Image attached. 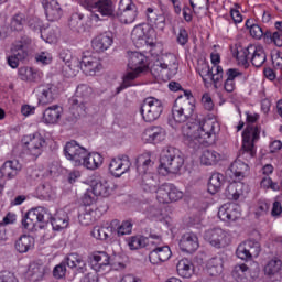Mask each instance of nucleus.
I'll list each match as a JSON object with an SVG mask.
<instances>
[{
    "instance_id": "1",
    "label": "nucleus",
    "mask_w": 282,
    "mask_h": 282,
    "mask_svg": "<svg viewBox=\"0 0 282 282\" xmlns=\"http://www.w3.org/2000/svg\"><path fill=\"white\" fill-rule=\"evenodd\" d=\"M217 122L208 119H200L197 123H191L183 127V138L185 144L197 151L199 147H210L215 144L217 133L215 132Z\"/></svg>"
},
{
    "instance_id": "2",
    "label": "nucleus",
    "mask_w": 282,
    "mask_h": 282,
    "mask_svg": "<svg viewBox=\"0 0 282 282\" xmlns=\"http://www.w3.org/2000/svg\"><path fill=\"white\" fill-rule=\"evenodd\" d=\"M50 221L53 226V230H63L69 226V216L67 212L59 210L54 217H51L45 208L36 207L24 215L22 226L25 230H36V228H45Z\"/></svg>"
},
{
    "instance_id": "3",
    "label": "nucleus",
    "mask_w": 282,
    "mask_h": 282,
    "mask_svg": "<svg viewBox=\"0 0 282 282\" xmlns=\"http://www.w3.org/2000/svg\"><path fill=\"white\" fill-rule=\"evenodd\" d=\"M66 160L73 162L74 166H84L88 171H96L102 166V155L97 152H89L77 143L76 140L66 142L64 147Z\"/></svg>"
},
{
    "instance_id": "4",
    "label": "nucleus",
    "mask_w": 282,
    "mask_h": 282,
    "mask_svg": "<svg viewBox=\"0 0 282 282\" xmlns=\"http://www.w3.org/2000/svg\"><path fill=\"white\" fill-rule=\"evenodd\" d=\"M128 67L131 72L123 77V82L117 87L116 94H120L127 87H131V80H135L138 75L147 69V56L140 52H128Z\"/></svg>"
},
{
    "instance_id": "5",
    "label": "nucleus",
    "mask_w": 282,
    "mask_h": 282,
    "mask_svg": "<svg viewBox=\"0 0 282 282\" xmlns=\"http://www.w3.org/2000/svg\"><path fill=\"white\" fill-rule=\"evenodd\" d=\"M259 135H261V128L249 123L242 132V147L239 150L238 158H241V160H252L257 155L254 142L259 140Z\"/></svg>"
},
{
    "instance_id": "6",
    "label": "nucleus",
    "mask_w": 282,
    "mask_h": 282,
    "mask_svg": "<svg viewBox=\"0 0 282 282\" xmlns=\"http://www.w3.org/2000/svg\"><path fill=\"white\" fill-rule=\"evenodd\" d=\"M184 166V158L182 152L174 147H166L162 150L160 156V169H164L167 173H180Z\"/></svg>"
},
{
    "instance_id": "7",
    "label": "nucleus",
    "mask_w": 282,
    "mask_h": 282,
    "mask_svg": "<svg viewBox=\"0 0 282 282\" xmlns=\"http://www.w3.org/2000/svg\"><path fill=\"white\" fill-rule=\"evenodd\" d=\"M195 113V105L192 101L176 99L172 107V119H169V124L172 129H176L177 124H183L193 118Z\"/></svg>"
},
{
    "instance_id": "8",
    "label": "nucleus",
    "mask_w": 282,
    "mask_h": 282,
    "mask_svg": "<svg viewBox=\"0 0 282 282\" xmlns=\"http://www.w3.org/2000/svg\"><path fill=\"white\" fill-rule=\"evenodd\" d=\"M164 111L162 101L155 97H148L143 100L140 107V113L144 122H155Z\"/></svg>"
},
{
    "instance_id": "9",
    "label": "nucleus",
    "mask_w": 282,
    "mask_h": 282,
    "mask_svg": "<svg viewBox=\"0 0 282 282\" xmlns=\"http://www.w3.org/2000/svg\"><path fill=\"white\" fill-rule=\"evenodd\" d=\"M79 3L85 10H89V12L97 10L101 17H116V8L111 0H79Z\"/></svg>"
},
{
    "instance_id": "10",
    "label": "nucleus",
    "mask_w": 282,
    "mask_h": 282,
    "mask_svg": "<svg viewBox=\"0 0 282 282\" xmlns=\"http://www.w3.org/2000/svg\"><path fill=\"white\" fill-rule=\"evenodd\" d=\"M22 144H24L26 151L33 158H39L43 153V149L47 147V142L45 141V138L41 135V133L39 132L24 135L22 138Z\"/></svg>"
},
{
    "instance_id": "11",
    "label": "nucleus",
    "mask_w": 282,
    "mask_h": 282,
    "mask_svg": "<svg viewBox=\"0 0 282 282\" xmlns=\"http://www.w3.org/2000/svg\"><path fill=\"white\" fill-rule=\"evenodd\" d=\"M259 263L253 262L250 267L247 264H238L234 267L231 276L237 282H250L259 276Z\"/></svg>"
},
{
    "instance_id": "12",
    "label": "nucleus",
    "mask_w": 282,
    "mask_h": 282,
    "mask_svg": "<svg viewBox=\"0 0 282 282\" xmlns=\"http://www.w3.org/2000/svg\"><path fill=\"white\" fill-rule=\"evenodd\" d=\"M204 239L213 246L214 248H226L228 243H230V239L228 238V232L219 227L207 229L204 232Z\"/></svg>"
},
{
    "instance_id": "13",
    "label": "nucleus",
    "mask_w": 282,
    "mask_h": 282,
    "mask_svg": "<svg viewBox=\"0 0 282 282\" xmlns=\"http://www.w3.org/2000/svg\"><path fill=\"white\" fill-rule=\"evenodd\" d=\"M109 173L112 177H122L124 173L131 171V160L128 155L115 158L109 163Z\"/></svg>"
},
{
    "instance_id": "14",
    "label": "nucleus",
    "mask_w": 282,
    "mask_h": 282,
    "mask_svg": "<svg viewBox=\"0 0 282 282\" xmlns=\"http://www.w3.org/2000/svg\"><path fill=\"white\" fill-rule=\"evenodd\" d=\"M110 257L105 251H94L88 254V263L95 272H102L110 265Z\"/></svg>"
},
{
    "instance_id": "15",
    "label": "nucleus",
    "mask_w": 282,
    "mask_h": 282,
    "mask_svg": "<svg viewBox=\"0 0 282 282\" xmlns=\"http://www.w3.org/2000/svg\"><path fill=\"white\" fill-rule=\"evenodd\" d=\"M111 45H113V34L111 32L101 33L91 40L93 50L99 54L107 52Z\"/></svg>"
},
{
    "instance_id": "16",
    "label": "nucleus",
    "mask_w": 282,
    "mask_h": 282,
    "mask_svg": "<svg viewBox=\"0 0 282 282\" xmlns=\"http://www.w3.org/2000/svg\"><path fill=\"white\" fill-rule=\"evenodd\" d=\"M218 217L221 221H237L241 217V212L236 204L227 203L218 209Z\"/></svg>"
},
{
    "instance_id": "17",
    "label": "nucleus",
    "mask_w": 282,
    "mask_h": 282,
    "mask_svg": "<svg viewBox=\"0 0 282 282\" xmlns=\"http://www.w3.org/2000/svg\"><path fill=\"white\" fill-rule=\"evenodd\" d=\"M171 254L172 252L169 246L154 247L149 253V260L152 265H160V263L169 261L171 259Z\"/></svg>"
},
{
    "instance_id": "18",
    "label": "nucleus",
    "mask_w": 282,
    "mask_h": 282,
    "mask_svg": "<svg viewBox=\"0 0 282 282\" xmlns=\"http://www.w3.org/2000/svg\"><path fill=\"white\" fill-rule=\"evenodd\" d=\"M180 248L182 252L193 254V252L197 251V249L199 248V238H197V235L193 232H187L182 236L180 241Z\"/></svg>"
},
{
    "instance_id": "19",
    "label": "nucleus",
    "mask_w": 282,
    "mask_h": 282,
    "mask_svg": "<svg viewBox=\"0 0 282 282\" xmlns=\"http://www.w3.org/2000/svg\"><path fill=\"white\" fill-rule=\"evenodd\" d=\"M172 63H155L151 66L150 72L154 78H160L163 69H169L171 74H177L178 64L175 55L170 56Z\"/></svg>"
},
{
    "instance_id": "20",
    "label": "nucleus",
    "mask_w": 282,
    "mask_h": 282,
    "mask_svg": "<svg viewBox=\"0 0 282 282\" xmlns=\"http://www.w3.org/2000/svg\"><path fill=\"white\" fill-rule=\"evenodd\" d=\"M47 21H58L63 17V9L57 0H43Z\"/></svg>"
},
{
    "instance_id": "21",
    "label": "nucleus",
    "mask_w": 282,
    "mask_h": 282,
    "mask_svg": "<svg viewBox=\"0 0 282 282\" xmlns=\"http://www.w3.org/2000/svg\"><path fill=\"white\" fill-rule=\"evenodd\" d=\"M79 67L86 76H96V73L102 69V64L96 57L84 56L79 63Z\"/></svg>"
},
{
    "instance_id": "22",
    "label": "nucleus",
    "mask_w": 282,
    "mask_h": 282,
    "mask_svg": "<svg viewBox=\"0 0 282 282\" xmlns=\"http://www.w3.org/2000/svg\"><path fill=\"white\" fill-rule=\"evenodd\" d=\"M36 93L40 105H52L56 100V88L52 84L39 86Z\"/></svg>"
},
{
    "instance_id": "23",
    "label": "nucleus",
    "mask_w": 282,
    "mask_h": 282,
    "mask_svg": "<svg viewBox=\"0 0 282 282\" xmlns=\"http://www.w3.org/2000/svg\"><path fill=\"white\" fill-rule=\"evenodd\" d=\"M117 19L121 21V23H133L135 21V17H138V11L131 9V4L124 6V0H121L119 3V10L116 12Z\"/></svg>"
},
{
    "instance_id": "24",
    "label": "nucleus",
    "mask_w": 282,
    "mask_h": 282,
    "mask_svg": "<svg viewBox=\"0 0 282 282\" xmlns=\"http://www.w3.org/2000/svg\"><path fill=\"white\" fill-rule=\"evenodd\" d=\"M66 265L70 270H75L77 274H85L87 272V262L78 253H70L66 257Z\"/></svg>"
},
{
    "instance_id": "25",
    "label": "nucleus",
    "mask_w": 282,
    "mask_h": 282,
    "mask_svg": "<svg viewBox=\"0 0 282 282\" xmlns=\"http://www.w3.org/2000/svg\"><path fill=\"white\" fill-rule=\"evenodd\" d=\"M158 186H160V176H158V174H153L151 172L142 174L141 188H143L145 193H155V191H158Z\"/></svg>"
},
{
    "instance_id": "26",
    "label": "nucleus",
    "mask_w": 282,
    "mask_h": 282,
    "mask_svg": "<svg viewBox=\"0 0 282 282\" xmlns=\"http://www.w3.org/2000/svg\"><path fill=\"white\" fill-rule=\"evenodd\" d=\"M23 165L20 164L19 160L6 161L1 167V174L8 180H14L19 173H21Z\"/></svg>"
},
{
    "instance_id": "27",
    "label": "nucleus",
    "mask_w": 282,
    "mask_h": 282,
    "mask_svg": "<svg viewBox=\"0 0 282 282\" xmlns=\"http://www.w3.org/2000/svg\"><path fill=\"white\" fill-rule=\"evenodd\" d=\"M143 135L147 142L158 144L159 142H162L164 138H166V130H164L162 127L154 126L145 129Z\"/></svg>"
},
{
    "instance_id": "28",
    "label": "nucleus",
    "mask_w": 282,
    "mask_h": 282,
    "mask_svg": "<svg viewBox=\"0 0 282 282\" xmlns=\"http://www.w3.org/2000/svg\"><path fill=\"white\" fill-rule=\"evenodd\" d=\"M61 113H63V108L58 105L46 108L43 112V123L57 124L58 120H61Z\"/></svg>"
},
{
    "instance_id": "29",
    "label": "nucleus",
    "mask_w": 282,
    "mask_h": 282,
    "mask_svg": "<svg viewBox=\"0 0 282 282\" xmlns=\"http://www.w3.org/2000/svg\"><path fill=\"white\" fill-rule=\"evenodd\" d=\"M147 19L149 25L152 28H156V30H164L166 26V18L164 14H156L153 8H148L147 9Z\"/></svg>"
},
{
    "instance_id": "30",
    "label": "nucleus",
    "mask_w": 282,
    "mask_h": 282,
    "mask_svg": "<svg viewBox=\"0 0 282 282\" xmlns=\"http://www.w3.org/2000/svg\"><path fill=\"white\" fill-rule=\"evenodd\" d=\"M248 164L242 162L241 160H236L234 163H231L229 171H230V176L235 177L236 182H241L243 177H246L247 171H249Z\"/></svg>"
},
{
    "instance_id": "31",
    "label": "nucleus",
    "mask_w": 282,
    "mask_h": 282,
    "mask_svg": "<svg viewBox=\"0 0 282 282\" xmlns=\"http://www.w3.org/2000/svg\"><path fill=\"white\" fill-rule=\"evenodd\" d=\"M151 28L149 24H138L133 28L131 32V39L133 43H140V41H144V43H149V32Z\"/></svg>"
},
{
    "instance_id": "32",
    "label": "nucleus",
    "mask_w": 282,
    "mask_h": 282,
    "mask_svg": "<svg viewBox=\"0 0 282 282\" xmlns=\"http://www.w3.org/2000/svg\"><path fill=\"white\" fill-rule=\"evenodd\" d=\"M152 166L153 161L151 160V153L149 152L143 153L135 159V169L139 175L148 174L147 171H149V169H151Z\"/></svg>"
},
{
    "instance_id": "33",
    "label": "nucleus",
    "mask_w": 282,
    "mask_h": 282,
    "mask_svg": "<svg viewBox=\"0 0 282 282\" xmlns=\"http://www.w3.org/2000/svg\"><path fill=\"white\" fill-rule=\"evenodd\" d=\"M207 272L209 276H219L224 272V258L216 256L207 262Z\"/></svg>"
},
{
    "instance_id": "34",
    "label": "nucleus",
    "mask_w": 282,
    "mask_h": 282,
    "mask_svg": "<svg viewBox=\"0 0 282 282\" xmlns=\"http://www.w3.org/2000/svg\"><path fill=\"white\" fill-rule=\"evenodd\" d=\"M281 268H282L281 260L273 259L269 261L268 264L264 267V273L267 274V276H270L272 281H274V279H272L273 276L276 278L275 280L281 281Z\"/></svg>"
},
{
    "instance_id": "35",
    "label": "nucleus",
    "mask_w": 282,
    "mask_h": 282,
    "mask_svg": "<svg viewBox=\"0 0 282 282\" xmlns=\"http://www.w3.org/2000/svg\"><path fill=\"white\" fill-rule=\"evenodd\" d=\"M177 274L183 279H191L195 272V267L193 262L188 259H182L176 265Z\"/></svg>"
},
{
    "instance_id": "36",
    "label": "nucleus",
    "mask_w": 282,
    "mask_h": 282,
    "mask_svg": "<svg viewBox=\"0 0 282 282\" xmlns=\"http://www.w3.org/2000/svg\"><path fill=\"white\" fill-rule=\"evenodd\" d=\"M26 276L33 282L41 281L43 276H45V265L39 264L36 262L31 263L29 265Z\"/></svg>"
},
{
    "instance_id": "37",
    "label": "nucleus",
    "mask_w": 282,
    "mask_h": 282,
    "mask_svg": "<svg viewBox=\"0 0 282 282\" xmlns=\"http://www.w3.org/2000/svg\"><path fill=\"white\" fill-rule=\"evenodd\" d=\"M226 178L221 173H214L212 174L209 182H208V193L210 195H217L219 191H221V186H224V182Z\"/></svg>"
},
{
    "instance_id": "38",
    "label": "nucleus",
    "mask_w": 282,
    "mask_h": 282,
    "mask_svg": "<svg viewBox=\"0 0 282 282\" xmlns=\"http://www.w3.org/2000/svg\"><path fill=\"white\" fill-rule=\"evenodd\" d=\"M91 191L97 197H109L111 195V185L107 181L93 182Z\"/></svg>"
},
{
    "instance_id": "39",
    "label": "nucleus",
    "mask_w": 282,
    "mask_h": 282,
    "mask_svg": "<svg viewBox=\"0 0 282 282\" xmlns=\"http://www.w3.org/2000/svg\"><path fill=\"white\" fill-rule=\"evenodd\" d=\"M219 160H221V154L215 150H204L200 155V163L204 164V166H213L217 164Z\"/></svg>"
},
{
    "instance_id": "40",
    "label": "nucleus",
    "mask_w": 282,
    "mask_h": 282,
    "mask_svg": "<svg viewBox=\"0 0 282 282\" xmlns=\"http://www.w3.org/2000/svg\"><path fill=\"white\" fill-rule=\"evenodd\" d=\"M251 64L253 67H261L265 61H268V55L261 46L253 45V52H251Z\"/></svg>"
},
{
    "instance_id": "41",
    "label": "nucleus",
    "mask_w": 282,
    "mask_h": 282,
    "mask_svg": "<svg viewBox=\"0 0 282 282\" xmlns=\"http://www.w3.org/2000/svg\"><path fill=\"white\" fill-rule=\"evenodd\" d=\"M33 246H34V238L28 235L21 236L15 241V250L20 252V254H24V252H28Z\"/></svg>"
},
{
    "instance_id": "42",
    "label": "nucleus",
    "mask_w": 282,
    "mask_h": 282,
    "mask_svg": "<svg viewBox=\"0 0 282 282\" xmlns=\"http://www.w3.org/2000/svg\"><path fill=\"white\" fill-rule=\"evenodd\" d=\"M156 199L160 204H171V183H164L160 187H156Z\"/></svg>"
},
{
    "instance_id": "43",
    "label": "nucleus",
    "mask_w": 282,
    "mask_h": 282,
    "mask_svg": "<svg viewBox=\"0 0 282 282\" xmlns=\"http://www.w3.org/2000/svg\"><path fill=\"white\" fill-rule=\"evenodd\" d=\"M130 250H140V248H149V238L147 236H132L129 239Z\"/></svg>"
},
{
    "instance_id": "44",
    "label": "nucleus",
    "mask_w": 282,
    "mask_h": 282,
    "mask_svg": "<svg viewBox=\"0 0 282 282\" xmlns=\"http://www.w3.org/2000/svg\"><path fill=\"white\" fill-rule=\"evenodd\" d=\"M85 15L82 13H73L69 19V28L74 30V32H85V22L83 21Z\"/></svg>"
},
{
    "instance_id": "45",
    "label": "nucleus",
    "mask_w": 282,
    "mask_h": 282,
    "mask_svg": "<svg viewBox=\"0 0 282 282\" xmlns=\"http://www.w3.org/2000/svg\"><path fill=\"white\" fill-rule=\"evenodd\" d=\"M30 45H32V39L28 35H22L20 40L13 43L12 52H24L28 54Z\"/></svg>"
},
{
    "instance_id": "46",
    "label": "nucleus",
    "mask_w": 282,
    "mask_h": 282,
    "mask_svg": "<svg viewBox=\"0 0 282 282\" xmlns=\"http://www.w3.org/2000/svg\"><path fill=\"white\" fill-rule=\"evenodd\" d=\"M91 94H94V89L87 84H80L76 88L75 97L78 100H89L91 98Z\"/></svg>"
},
{
    "instance_id": "47",
    "label": "nucleus",
    "mask_w": 282,
    "mask_h": 282,
    "mask_svg": "<svg viewBox=\"0 0 282 282\" xmlns=\"http://www.w3.org/2000/svg\"><path fill=\"white\" fill-rule=\"evenodd\" d=\"M18 74L21 80L29 83H35L36 78H39V74L28 66L20 67Z\"/></svg>"
},
{
    "instance_id": "48",
    "label": "nucleus",
    "mask_w": 282,
    "mask_h": 282,
    "mask_svg": "<svg viewBox=\"0 0 282 282\" xmlns=\"http://www.w3.org/2000/svg\"><path fill=\"white\" fill-rule=\"evenodd\" d=\"M254 50V44H249L247 47L237 51L236 58L242 65H246L250 61L252 52Z\"/></svg>"
},
{
    "instance_id": "49",
    "label": "nucleus",
    "mask_w": 282,
    "mask_h": 282,
    "mask_svg": "<svg viewBox=\"0 0 282 282\" xmlns=\"http://www.w3.org/2000/svg\"><path fill=\"white\" fill-rule=\"evenodd\" d=\"M241 186H243L242 183H231L227 186L226 188V195L228 197V199H234L235 202H237V199H239V197L241 196Z\"/></svg>"
},
{
    "instance_id": "50",
    "label": "nucleus",
    "mask_w": 282,
    "mask_h": 282,
    "mask_svg": "<svg viewBox=\"0 0 282 282\" xmlns=\"http://www.w3.org/2000/svg\"><path fill=\"white\" fill-rule=\"evenodd\" d=\"M265 43H274L276 47H282V31L271 32L269 30L264 33Z\"/></svg>"
},
{
    "instance_id": "51",
    "label": "nucleus",
    "mask_w": 282,
    "mask_h": 282,
    "mask_svg": "<svg viewBox=\"0 0 282 282\" xmlns=\"http://www.w3.org/2000/svg\"><path fill=\"white\" fill-rule=\"evenodd\" d=\"M13 55L8 57V65L12 67V69H17L19 67V61H25L28 58V53L21 51H12Z\"/></svg>"
},
{
    "instance_id": "52",
    "label": "nucleus",
    "mask_w": 282,
    "mask_h": 282,
    "mask_svg": "<svg viewBox=\"0 0 282 282\" xmlns=\"http://www.w3.org/2000/svg\"><path fill=\"white\" fill-rule=\"evenodd\" d=\"M69 102H70L72 110L77 111V116H85V112L87 111V106H85V102H87V100L70 98Z\"/></svg>"
},
{
    "instance_id": "53",
    "label": "nucleus",
    "mask_w": 282,
    "mask_h": 282,
    "mask_svg": "<svg viewBox=\"0 0 282 282\" xmlns=\"http://www.w3.org/2000/svg\"><path fill=\"white\" fill-rule=\"evenodd\" d=\"M245 243L249 247L247 249L249 250V254H251V259L259 257L261 252V243L259 241L254 239H248L245 241Z\"/></svg>"
},
{
    "instance_id": "54",
    "label": "nucleus",
    "mask_w": 282,
    "mask_h": 282,
    "mask_svg": "<svg viewBox=\"0 0 282 282\" xmlns=\"http://www.w3.org/2000/svg\"><path fill=\"white\" fill-rule=\"evenodd\" d=\"M28 25L33 32H39L41 34V39H45V35L43 34V21H41V19L37 17L29 19Z\"/></svg>"
},
{
    "instance_id": "55",
    "label": "nucleus",
    "mask_w": 282,
    "mask_h": 282,
    "mask_svg": "<svg viewBox=\"0 0 282 282\" xmlns=\"http://www.w3.org/2000/svg\"><path fill=\"white\" fill-rule=\"evenodd\" d=\"M248 248L250 247L246 245V242H242L238 246L236 250V254L238 259H241L242 261H249L250 259H252V256L250 254V251Z\"/></svg>"
},
{
    "instance_id": "56",
    "label": "nucleus",
    "mask_w": 282,
    "mask_h": 282,
    "mask_svg": "<svg viewBox=\"0 0 282 282\" xmlns=\"http://www.w3.org/2000/svg\"><path fill=\"white\" fill-rule=\"evenodd\" d=\"M93 213L94 210L91 209H85L84 212L79 213L78 215L79 224L82 226H91V224H94Z\"/></svg>"
},
{
    "instance_id": "57",
    "label": "nucleus",
    "mask_w": 282,
    "mask_h": 282,
    "mask_svg": "<svg viewBox=\"0 0 282 282\" xmlns=\"http://www.w3.org/2000/svg\"><path fill=\"white\" fill-rule=\"evenodd\" d=\"M25 23V15L22 13L15 14L11 20V29L15 32H21Z\"/></svg>"
},
{
    "instance_id": "58",
    "label": "nucleus",
    "mask_w": 282,
    "mask_h": 282,
    "mask_svg": "<svg viewBox=\"0 0 282 282\" xmlns=\"http://www.w3.org/2000/svg\"><path fill=\"white\" fill-rule=\"evenodd\" d=\"M67 273V259L65 258L59 264L53 269V276L55 279H63Z\"/></svg>"
},
{
    "instance_id": "59",
    "label": "nucleus",
    "mask_w": 282,
    "mask_h": 282,
    "mask_svg": "<svg viewBox=\"0 0 282 282\" xmlns=\"http://www.w3.org/2000/svg\"><path fill=\"white\" fill-rule=\"evenodd\" d=\"M36 193L42 197V199H50V197H52V185L48 183L41 184L36 188Z\"/></svg>"
},
{
    "instance_id": "60",
    "label": "nucleus",
    "mask_w": 282,
    "mask_h": 282,
    "mask_svg": "<svg viewBox=\"0 0 282 282\" xmlns=\"http://www.w3.org/2000/svg\"><path fill=\"white\" fill-rule=\"evenodd\" d=\"M131 230H133V224L131 221H123L117 229L118 237H124V235H131Z\"/></svg>"
},
{
    "instance_id": "61",
    "label": "nucleus",
    "mask_w": 282,
    "mask_h": 282,
    "mask_svg": "<svg viewBox=\"0 0 282 282\" xmlns=\"http://www.w3.org/2000/svg\"><path fill=\"white\" fill-rule=\"evenodd\" d=\"M98 196L93 192V189H87L84 196L82 197V202L84 206H91L96 204V198Z\"/></svg>"
},
{
    "instance_id": "62",
    "label": "nucleus",
    "mask_w": 282,
    "mask_h": 282,
    "mask_svg": "<svg viewBox=\"0 0 282 282\" xmlns=\"http://www.w3.org/2000/svg\"><path fill=\"white\" fill-rule=\"evenodd\" d=\"M270 210V204L265 200H259L257 210H256V217H263V215H268Z\"/></svg>"
},
{
    "instance_id": "63",
    "label": "nucleus",
    "mask_w": 282,
    "mask_h": 282,
    "mask_svg": "<svg viewBox=\"0 0 282 282\" xmlns=\"http://www.w3.org/2000/svg\"><path fill=\"white\" fill-rule=\"evenodd\" d=\"M59 58H61V61H63V63H65V65H66V67H68V69H72V61H74L72 51H69V50L61 51Z\"/></svg>"
},
{
    "instance_id": "64",
    "label": "nucleus",
    "mask_w": 282,
    "mask_h": 282,
    "mask_svg": "<svg viewBox=\"0 0 282 282\" xmlns=\"http://www.w3.org/2000/svg\"><path fill=\"white\" fill-rule=\"evenodd\" d=\"M213 75V68H210V65L204 63L200 65L199 68V76L203 78L204 83L210 79V76Z\"/></svg>"
}]
</instances>
